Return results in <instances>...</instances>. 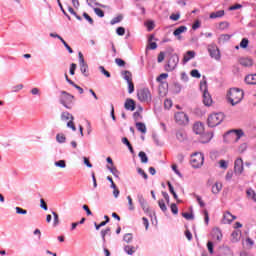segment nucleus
Returning <instances> with one entry per match:
<instances>
[{
	"instance_id": "f257e3e1",
	"label": "nucleus",
	"mask_w": 256,
	"mask_h": 256,
	"mask_svg": "<svg viewBox=\"0 0 256 256\" xmlns=\"http://www.w3.org/2000/svg\"><path fill=\"white\" fill-rule=\"evenodd\" d=\"M243 97H245V92L239 88H231L227 92L228 103L235 107V105H239L241 101H243Z\"/></svg>"
},
{
	"instance_id": "f03ea898",
	"label": "nucleus",
	"mask_w": 256,
	"mask_h": 256,
	"mask_svg": "<svg viewBox=\"0 0 256 256\" xmlns=\"http://www.w3.org/2000/svg\"><path fill=\"white\" fill-rule=\"evenodd\" d=\"M225 119V116L223 113H213L208 116V126L209 127H217V125H221L223 123V120Z\"/></svg>"
},
{
	"instance_id": "7ed1b4c3",
	"label": "nucleus",
	"mask_w": 256,
	"mask_h": 256,
	"mask_svg": "<svg viewBox=\"0 0 256 256\" xmlns=\"http://www.w3.org/2000/svg\"><path fill=\"white\" fill-rule=\"evenodd\" d=\"M200 90L203 92V103L206 107H211L213 105V98H211V94L207 90V81H203L200 83Z\"/></svg>"
},
{
	"instance_id": "20e7f679",
	"label": "nucleus",
	"mask_w": 256,
	"mask_h": 256,
	"mask_svg": "<svg viewBox=\"0 0 256 256\" xmlns=\"http://www.w3.org/2000/svg\"><path fill=\"white\" fill-rule=\"evenodd\" d=\"M204 161L205 157L203 156V153L197 152L191 156L190 163L194 169H199V167L203 165Z\"/></svg>"
},
{
	"instance_id": "39448f33",
	"label": "nucleus",
	"mask_w": 256,
	"mask_h": 256,
	"mask_svg": "<svg viewBox=\"0 0 256 256\" xmlns=\"http://www.w3.org/2000/svg\"><path fill=\"white\" fill-rule=\"evenodd\" d=\"M174 120L177 125L181 127H185V125H189V116L185 114V112H176L174 114Z\"/></svg>"
},
{
	"instance_id": "423d86ee",
	"label": "nucleus",
	"mask_w": 256,
	"mask_h": 256,
	"mask_svg": "<svg viewBox=\"0 0 256 256\" xmlns=\"http://www.w3.org/2000/svg\"><path fill=\"white\" fill-rule=\"evenodd\" d=\"M177 65H179V55L172 54L168 59L165 70L168 72L175 71V69H177Z\"/></svg>"
},
{
	"instance_id": "0eeeda50",
	"label": "nucleus",
	"mask_w": 256,
	"mask_h": 256,
	"mask_svg": "<svg viewBox=\"0 0 256 256\" xmlns=\"http://www.w3.org/2000/svg\"><path fill=\"white\" fill-rule=\"evenodd\" d=\"M137 97L141 103H149L151 101V91H149V88H141L137 92Z\"/></svg>"
},
{
	"instance_id": "6e6552de",
	"label": "nucleus",
	"mask_w": 256,
	"mask_h": 256,
	"mask_svg": "<svg viewBox=\"0 0 256 256\" xmlns=\"http://www.w3.org/2000/svg\"><path fill=\"white\" fill-rule=\"evenodd\" d=\"M73 99H74V96L65 92V91H62L61 92V97H60V103L62 105H64V107L66 109H71V103H73Z\"/></svg>"
},
{
	"instance_id": "1a4fd4ad",
	"label": "nucleus",
	"mask_w": 256,
	"mask_h": 256,
	"mask_svg": "<svg viewBox=\"0 0 256 256\" xmlns=\"http://www.w3.org/2000/svg\"><path fill=\"white\" fill-rule=\"evenodd\" d=\"M61 119L62 121H68L67 127H69V129H72V131H77V127H75V122H73L74 118L73 115H71V113L62 112Z\"/></svg>"
},
{
	"instance_id": "9d476101",
	"label": "nucleus",
	"mask_w": 256,
	"mask_h": 256,
	"mask_svg": "<svg viewBox=\"0 0 256 256\" xmlns=\"http://www.w3.org/2000/svg\"><path fill=\"white\" fill-rule=\"evenodd\" d=\"M234 135L236 136L234 142L237 143L239 139H241V137L245 136V132H243L242 129H234L226 133V137H229V138L233 137Z\"/></svg>"
},
{
	"instance_id": "9b49d317",
	"label": "nucleus",
	"mask_w": 256,
	"mask_h": 256,
	"mask_svg": "<svg viewBox=\"0 0 256 256\" xmlns=\"http://www.w3.org/2000/svg\"><path fill=\"white\" fill-rule=\"evenodd\" d=\"M208 53H210V57H212V59H215L216 61H219V59H221V52L216 45H210L208 47Z\"/></svg>"
},
{
	"instance_id": "f8f14e48",
	"label": "nucleus",
	"mask_w": 256,
	"mask_h": 256,
	"mask_svg": "<svg viewBox=\"0 0 256 256\" xmlns=\"http://www.w3.org/2000/svg\"><path fill=\"white\" fill-rule=\"evenodd\" d=\"M234 171L238 175H241V173H243V159L238 158V159L235 160V162H234Z\"/></svg>"
},
{
	"instance_id": "ddd939ff",
	"label": "nucleus",
	"mask_w": 256,
	"mask_h": 256,
	"mask_svg": "<svg viewBox=\"0 0 256 256\" xmlns=\"http://www.w3.org/2000/svg\"><path fill=\"white\" fill-rule=\"evenodd\" d=\"M195 55H196L195 51H193V50L187 51L183 55V59H182L183 65H185L186 63H189V61H191V59H195Z\"/></svg>"
},
{
	"instance_id": "4468645a",
	"label": "nucleus",
	"mask_w": 256,
	"mask_h": 256,
	"mask_svg": "<svg viewBox=\"0 0 256 256\" xmlns=\"http://www.w3.org/2000/svg\"><path fill=\"white\" fill-rule=\"evenodd\" d=\"M205 131V127L203 126V123L201 122H196L193 125V132L196 135H203V132Z\"/></svg>"
},
{
	"instance_id": "2eb2a0df",
	"label": "nucleus",
	"mask_w": 256,
	"mask_h": 256,
	"mask_svg": "<svg viewBox=\"0 0 256 256\" xmlns=\"http://www.w3.org/2000/svg\"><path fill=\"white\" fill-rule=\"evenodd\" d=\"M139 203L145 213H149V204L147 200L143 197V195L138 196Z\"/></svg>"
},
{
	"instance_id": "dca6fc26",
	"label": "nucleus",
	"mask_w": 256,
	"mask_h": 256,
	"mask_svg": "<svg viewBox=\"0 0 256 256\" xmlns=\"http://www.w3.org/2000/svg\"><path fill=\"white\" fill-rule=\"evenodd\" d=\"M124 107L127 111H135V100L131 98L126 99Z\"/></svg>"
},
{
	"instance_id": "f3484780",
	"label": "nucleus",
	"mask_w": 256,
	"mask_h": 256,
	"mask_svg": "<svg viewBox=\"0 0 256 256\" xmlns=\"http://www.w3.org/2000/svg\"><path fill=\"white\" fill-rule=\"evenodd\" d=\"M218 256H233V252L229 247H222L218 250Z\"/></svg>"
},
{
	"instance_id": "a211bd4d",
	"label": "nucleus",
	"mask_w": 256,
	"mask_h": 256,
	"mask_svg": "<svg viewBox=\"0 0 256 256\" xmlns=\"http://www.w3.org/2000/svg\"><path fill=\"white\" fill-rule=\"evenodd\" d=\"M211 139H213V132L204 133L200 136V142L202 143H209Z\"/></svg>"
},
{
	"instance_id": "6ab92c4d",
	"label": "nucleus",
	"mask_w": 256,
	"mask_h": 256,
	"mask_svg": "<svg viewBox=\"0 0 256 256\" xmlns=\"http://www.w3.org/2000/svg\"><path fill=\"white\" fill-rule=\"evenodd\" d=\"M239 63L242 67H253V60L251 58H240Z\"/></svg>"
},
{
	"instance_id": "aec40b11",
	"label": "nucleus",
	"mask_w": 256,
	"mask_h": 256,
	"mask_svg": "<svg viewBox=\"0 0 256 256\" xmlns=\"http://www.w3.org/2000/svg\"><path fill=\"white\" fill-rule=\"evenodd\" d=\"M247 85H256V74H250L245 77Z\"/></svg>"
},
{
	"instance_id": "412c9836",
	"label": "nucleus",
	"mask_w": 256,
	"mask_h": 256,
	"mask_svg": "<svg viewBox=\"0 0 256 256\" xmlns=\"http://www.w3.org/2000/svg\"><path fill=\"white\" fill-rule=\"evenodd\" d=\"M235 219H237V217L231 214L230 212H226L224 214V223H233Z\"/></svg>"
},
{
	"instance_id": "4be33fe9",
	"label": "nucleus",
	"mask_w": 256,
	"mask_h": 256,
	"mask_svg": "<svg viewBox=\"0 0 256 256\" xmlns=\"http://www.w3.org/2000/svg\"><path fill=\"white\" fill-rule=\"evenodd\" d=\"M223 189V184H221V182H216L213 186H212V193L214 195H217L218 193L221 192V190Z\"/></svg>"
},
{
	"instance_id": "5701e85b",
	"label": "nucleus",
	"mask_w": 256,
	"mask_h": 256,
	"mask_svg": "<svg viewBox=\"0 0 256 256\" xmlns=\"http://www.w3.org/2000/svg\"><path fill=\"white\" fill-rule=\"evenodd\" d=\"M80 71L84 75V77H89V66L87 63L80 64Z\"/></svg>"
},
{
	"instance_id": "b1692460",
	"label": "nucleus",
	"mask_w": 256,
	"mask_h": 256,
	"mask_svg": "<svg viewBox=\"0 0 256 256\" xmlns=\"http://www.w3.org/2000/svg\"><path fill=\"white\" fill-rule=\"evenodd\" d=\"M176 138L178 139V141H187V133H185V131L183 130H179L177 133H176Z\"/></svg>"
},
{
	"instance_id": "393cba45",
	"label": "nucleus",
	"mask_w": 256,
	"mask_h": 256,
	"mask_svg": "<svg viewBox=\"0 0 256 256\" xmlns=\"http://www.w3.org/2000/svg\"><path fill=\"white\" fill-rule=\"evenodd\" d=\"M225 15L224 10H219L217 12H212L210 14V19H219L220 17H223Z\"/></svg>"
},
{
	"instance_id": "a878e982",
	"label": "nucleus",
	"mask_w": 256,
	"mask_h": 256,
	"mask_svg": "<svg viewBox=\"0 0 256 256\" xmlns=\"http://www.w3.org/2000/svg\"><path fill=\"white\" fill-rule=\"evenodd\" d=\"M100 233H101L103 243H107V239L105 237H107V235H111V228L108 227L104 230H101Z\"/></svg>"
},
{
	"instance_id": "bb28decb",
	"label": "nucleus",
	"mask_w": 256,
	"mask_h": 256,
	"mask_svg": "<svg viewBox=\"0 0 256 256\" xmlns=\"http://www.w3.org/2000/svg\"><path fill=\"white\" fill-rule=\"evenodd\" d=\"M136 128L138 131H140V133H143V134L147 133V126H145V123L137 122Z\"/></svg>"
},
{
	"instance_id": "cd10ccee",
	"label": "nucleus",
	"mask_w": 256,
	"mask_h": 256,
	"mask_svg": "<svg viewBox=\"0 0 256 256\" xmlns=\"http://www.w3.org/2000/svg\"><path fill=\"white\" fill-rule=\"evenodd\" d=\"M186 31H187V28L185 26H180L174 30L173 35L175 37H179L181 33H185Z\"/></svg>"
},
{
	"instance_id": "c85d7f7f",
	"label": "nucleus",
	"mask_w": 256,
	"mask_h": 256,
	"mask_svg": "<svg viewBox=\"0 0 256 256\" xmlns=\"http://www.w3.org/2000/svg\"><path fill=\"white\" fill-rule=\"evenodd\" d=\"M122 75H123L125 81H127V83L133 81V74H131L130 71H127V70H126V71H123V72H122Z\"/></svg>"
},
{
	"instance_id": "c756f323",
	"label": "nucleus",
	"mask_w": 256,
	"mask_h": 256,
	"mask_svg": "<svg viewBox=\"0 0 256 256\" xmlns=\"http://www.w3.org/2000/svg\"><path fill=\"white\" fill-rule=\"evenodd\" d=\"M246 195H247V197H248V199H253V201H255V199H256V193H255V190H253V189H248L247 191H246Z\"/></svg>"
},
{
	"instance_id": "7c9ffc66",
	"label": "nucleus",
	"mask_w": 256,
	"mask_h": 256,
	"mask_svg": "<svg viewBox=\"0 0 256 256\" xmlns=\"http://www.w3.org/2000/svg\"><path fill=\"white\" fill-rule=\"evenodd\" d=\"M138 156L141 159V163H147L149 161L147 154L143 151L139 152Z\"/></svg>"
},
{
	"instance_id": "2f4dec72",
	"label": "nucleus",
	"mask_w": 256,
	"mask_h": 256,
	"mask_svg": "<svg viewBox=\"0 0 256 256\" xmlns=\"http://www.w3.org/2000/svg\"><path fill=\"white\" fill-rule=\"evenodd\" d=\"M167 77H169V74L162 73L156 78V81H158V83H161V85H165V83H163V79H167Z\"/></svg>"
},
{
	"instance_id": "473e14b6",
	"label": "nucleus",
	"mask_w": 256,
	"mask_h": 256,
	"mask_svg": "<svg viewBox=\"0 0 256 256\" xmlns=\"http://www.w3.org/2000/svg\"><path fill=\"white\" fill-rule=\"evenodd\" d=\"M124 251L128 254V255H133V253H135V247L133 246H125L124 247Z\"/></svg>"
},
{
	"instance_id": "72a5a7b5",
	"label": "nucleus",
	"mask_w": 256,
	"mask_h": 256,
	"mask_svg": "<svg viewBox=\"0 0 256 256\" xmlns=\"http://www.w3.org/2000/svg\"><path fill=\"white\" fill-rule=\"evenodd\" d=\"M109 171L114 175V177H119V170L115 166H108Z\"/></svg>"
},
{
	"instance_id": "f704fd0d",
	"label": "nucleus",
	"mask_w": 256,
	"mask_h": 256,
	"mask_svg": "<svg viewBox=\"0 0 256 256\" xmlns=\"http://www.w3.org/2000/svg\"><path fill=\"white\" fill-rule=\"evenodd\" d=\"M249 46V39L247 38H243L240 42V47L242 49H247V47Z\"/></svg>"
},
{
	"instance_id": "c9c22d12",
	"label": "nucleus",
	"mask_w": 256,
	"mask_h": 256,
	"mask_svg": "<svg viewBox=\"0 0 256 256\" xmlns=\"http://www.w3.org/2000/svg\"><path fill=\"white\" fill-rule=\"evenodd\" d=\"M52 215L54 217L53 225L54 227H57V225H59V214H57V212H52Z\"/></svg>"
},
{
	"instance_id": "e433bc0d",
	"label": "nucleus",
	"mask_w": 256,
	"mask_h": 256,
	"mask_svg": "<svg viewBox=\"0 0 256 256\" xmlns=\"http://www.w3.org/2000/svg\"><path fill=\"white\" fill-rule=\"evenodd\" d=\"M66 137L64 134H57L56 135V140L58 141V143H65L66 141Z\"/></svg>"
},
{
	"instance_id": "4c0bfd02",
	"label": "nucleus",
	"mask_w": 256,
	"mask_h": 256,
	"mask_svg": "<svg viewBox=\"0 0 256 256\" xmlns=\"http://www.w3.org/2000/svg\"><path fill=\"white\" fill-rule=\"evenodd\" d=\"M190 75L192 77H195L196 79H201V73H199V70L194 69L190 72Z\"/></svg>"
},
{
	"instance_id": "58836bf2",
	"label": "nucleus",
	"mask_w": 256,
	"mask_h": 256,
	"mask_svg": "<svg viewBox=\"0 0 256 256\" xmlns=\"http://www.w3.org/2000/svg\"><path fill=\"white\" fill-rule=\"evenodd\" d=\"M158 205H159L161 211H163V212L167 211V205H165V200H159Z\"/></svg>"
},
{
	"instance_id": "ea45409f",
	"label": "nucleus",
	"mask_w": 256,
	"mask_h": 256,
	"mask_svg": "<svg viewBox=\"0 0 256 256\" xmlns=\"http://www.w3.org/2000/svg\"><path fill=\"white\" fill-rule=\"evenodd\" d=\"M123 239L126 243H131V241H133V234L127 233L124 235Z\"/></svg>"
},
{
	"instance_id": "a19ab883",
	"label": "nucleus",
	"mask_w": 256,
	"mask_h": 256,
	"mask_svg": "<svg viewBox=\"0 0 256 256\" xmlns=\"http://www.w3.org/2000/svg\"><path fill=\"white\" fill-rule=\"evenodd\" d=\"M56 167H60V169H65L67 167V164L65 163V160H60L55 162Z\"/></svg>"
},
{
	"instance_id": "79ce46f5",
	"label": "nucleus",
	"mask_w": 256,
	"mask_h": 256,
	"mask_svg": "<svg viewBox=\"0 0 256 256\" xmlns=\"http://www.w3.org/2000/svg\"><path fill=\"white\" fill-rule=\"evenodd\" d=\"M123 21V16H117L111 20V25H116V23H121Z\"/></svg>"
},
{
	"instance_id": "37998d69",
	"label": "nucleus",
	"mask_w": 256,
	"mask_h": 256,
	"mask_svg": "<svg viewBox=\"0 0 256 256\" xmlns=\"http://www.w3.org/2000/svg\"><path fill=\"white\" fill-rule=\"evenodd\" d=\"M170 209L174 215H177V213H179V208L177 207V204H175V203L171 204Z\"/></svg>"
},
{
	"instance_id": "c03bdc74",
	"label": "nucleus",
	"mask_w": 256,
	"mask_h": 256,
	"mask_svg": "<svg viewBox=\"0 0 256 256\" xmlns=\"http://www.w3.org/2000/svg\"><path fill=\"white\" fill-rule=\"evenodd\" d=\"M164 107H165V109H171V107H173V101L166 99L164 101Z\"/></svg>"
},
{
	"instance_id": "a18cd8bd",
	"label": "nucleus",
	"mask_w": 256,
	"mask_h": 256,
	"mask_svg": "<svg viewBox=\"0 0 256 256\" xmlns=\"http://www.w3.org/2000/svg\"><path fill=\"white\" fill-rule=\"evenodd\" d=\"M94 13H96L98 17H105V12H103V10L100 8H94Z\"/></svg>"
},
{
	"instance_id": "49530a36",
	"label": "nucleus",
	"mask_w": 256,
	"mask_h": 256,
	"mask_svg": "<svg viewBox=\"0 0 256 256\" xmlns=\"http://www.w3.org/2000/svg\"><path fill=\"white\" fill-rule=\"evenodd\" d=\"M115 63L118 65V67H125V60L121 59V58H116L115 59Z\"/></svg>"
},
{
	"instance_id": "de8ad7c7",
	"label": "nucleus",
	"mask_w": 256,
	"mask_h": 256,
	"mask_svg": "<svg viewBox=\"0 0 256 256\" xmlns=\"http://www.w3.org/2000/svg\"><path fill=\"white\" fill-rule=\"evenodd\" d=\"M127 200H128L129 210L133 211L135 209V206H133V198H131V196H127Z\"/></svg>"
},
{
	"instance_id": "09e8293b",
	"label": "nucleus",
	"mask_w": 256,
	"mask_h": 256,
	"mask_svg": "<svg viewBox=\"0 0 256 256\" xmlns=\"http://www.w3.org/2000/svg\"><path fill=\"white\" fill-rule=\"evenodd\" d=\"M69 13H71V15H74V17H76V19H78V21H81V16L77 15V12H75V10L72 7L68 8Z\"/></svg>"
},
{
	"instance_id": "8fccbe9b",
	"label": "nucleus",
	"mask_w": 256,
	"mask_h": 256,
	"mask_svg": "<svg viewBox=\"0 0 256 256\" xmlns=\"http://www.w3.org/2000/svg\"><path fill=\"white\" fill-rule=\"evenodd\" d=\"M15 209H16V213L18 215H27V210H25V209H23L21 207H16Z\"/></svg>"
},
{
	"instance_id": "3c124183",
	"label": "nucleus",
	"mask_w": 256,
	"mask_h": 256,
	"mask_svg": "<svg viewBox=\"0 0 256 256\" xmlns=\"http://www.w3.org/2000/svg\"><path fill=\"white\" fill-rule=\"evenodd\" d=\"M99 70L101 71V73H103V75H105V77H111V73H109V71H107L106 69H105V67H103V66H100L99 67Z\"/></svg>"
},
{
	"instance_id": "603ef678",
	"label": "nucleus",
	"mask_w": 256,
	"mask_h": 256,
	"mask_svg": "<svg viewBox=\"0 0 256 256\" xmlns=\"http://www.w3.org/2000/svg\"><path fill=\"white\" fill-rule=\"evenodd\" d=\"M157 61H158V63H163V61H165V52H160L158 54Z\"/></svg>"
},
{
	"instance_id": "864d4df0",
	"label": "nucleus",
	"mask_w": 256,
	"mask_h": 256,
	"mask_svg": "<svg viewBox=\"0 0 256 256\" xmlns=\"http://www.w3.org/2000/svg\"><path fill=\"white\" fill-rule=\"evenodd\" d=\"M135 91V84H133V81L128 82V93H133Z\"/></svg>"
},
{
	"instance_id": "5fc2aeb1",
	"label": "nucleus",
	"mask_w": 256,
	"mask_h": 256,
	"mask_svg": "<svg viewBox=\"0 0 256 256\" xmlns=\"http://www.w3.org/2000/svg\"><path fill=\"white\" fill-rule=\"evenodd\" d=\"M182 217H184V219H187L188 221L193 220V214L191 213L184 212L182 213Z\"/></svg>"
},
{
	"instance_id": "6e6d98bb",
	"label": "nucleus",
	"mask_w": 256,
	"mask_h": 256,
	"mask_svg": "<svg viewBox=\"0 0 256 256\" xmlns=\"http://www.w3.org/2000/svg\"><path fill=\"white\" fill-rule=\"evenodd\" d=\"M196 201L199 203L200 207H205V202H203V199L199 195H195Z\"/></svg>"
},
{
	"instance_id": "4d7b16f0",
	"label": "nucleus",
	"mask_w": 256,
	"mask_h": 256,
	"mask_svg": "<svg viewBox=\"0 0 256 256\" xmlns=\"http://www.w3.org/2000/svg\"><path fill=\"white\" fill-rule=\"evenodd\" d=\"M219 165H220L221 169H227V167H229V164L225 160H220Z\"/></svg>"
},
{
	"instance_id": "13d9d810",
	"label": "nucleus",
	"mask_w": 256,
	"mask_h": 256,
	"mask_svg": "<svg viewBox=\"0 0 256 256\" xmlns=\"http://www.w3.org/2000/svg\"><path fill=\"white\" fill-rule=\"evenodd\" d=\"M77 70V64L72 63L70 65V75H75V71Z\"/></svg>"
},
{
	"instance_id": "bf43d9fd",
	"label": "nucleus",
	"mask_w": 256,
	"mask_h": 256,
	"mask_svg": "<svg viewBox=\"0 0 256 256\" xmlns=\"http://www.w3.org/2000/svg\"><path fill=\"white\" fill-rule=\"evenodd\" d=\"M83 17L90 23V25H93V18H91L87 12L83 13Z\"/></svg>"
},
{
	"instance_id": "052dcab7",
	"label": "nucleus",
	"mask_w": 256,
	"mask_h": 256,
	"mask_svg": "<svg viewBox=\"0 0 256 256\" xmlns=\"http://www.w3.org/2000/svg\"><path fill=\"white\" fill-rule=\"evenodd\" d=\"M116 33H117V35H120V36L125 35V28L124 27H118L116 29Z\"/></svg>"
},
{
	"instance_id": "680f3d73",
	"label": "nucleus",
	"mask_w": 256,
	"mask_h": 256,
	"mask_svg": "<svg viewBox=\"0 0 256 256\" xmlns=\"http://www.w3.org/2000/svg\"><path fill=\"white\" fill-rule=\"evenodd\" d=\"M40 206L42 209H44V211H47L49 208L47 207V203L45 202L44 199L40 200Z\"/></svg>"
},
{
	"instance_id": "e2e57ef3",
	"label": "nucleus",
	"mask_w": 256,
	"mask_h": 256,
	"mask_svg": "<svg viewBox=\"0 0 256 256\" xmlns=\"http://www.w3.org/2000/svg\"><path fill=\"white\" fill-rule=\"evenodd\" d=\"M82 209H84V211H86V214L89 215H93V212H91V209H89V206H87L86 204H84L82 206Z\"/></svg>"
},
{
	"instance_id": "0e129e2a",
	"label": "nucleus",
	"mask_w": 256,
	"mask_h": 256,
	"mask_svg": "<svg viewBox=\"0 0 256 256\" xmlns=\"http://www.w3.org/2000/svg\"><path fill=\"white\" fill-rule=\"evenodd\" d=\"M138 173L139 175H142L144 179H148L147 173H145V170H143L142 168H138Z\"/></svg>"
},
{
	"instance_id": "69168bd1",
	"label": "nucleus",
	"mask_w": 256,
	"mask_h": 256,
	"mask_svg": "<svg viewBox=\"0 0 256 256\" xmlns=\"http://www.w3.org/2000/svg\"><path fill=\"white\" fill-rule=\"evenodd\" d=\"M208 251L211 255H213V242L209 241L207 243Z\"/></svg>"
},
{
	"instance_id": "338daca9",
	"label": "nucleus",
	"mask_w": 256,
	"mask_h": 256,
	"mask_svg": "<svg viewBox=\"0 0 256 256\" xmlns=\"http://www.w3.org/2000/svg\"><path fill=\"white\" fill-rule=\"evenodd\" d=\"M247 150V144L246 143H243L242 145H240V147H239V149H238V151L240 152V153H243L244 151H246Z\"/></svg>"
},
{
	"instance_id": "774afa93",
	"label": "nucleus",
	"mask_w": 256,
	"mask_h": 256,
	"mask_svg": "<svg viewBox=\"0 0 256 256\" xmlns=\"http://www.w3.org/2000/svg\"><path fill=\"white\" fill-rule=\"evenodd\" d=\"M185 236L188 239V241H191V239H193V234H191V231L189 230L185 231Z\"/></svg>"
}]
</instances>
